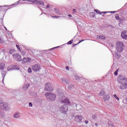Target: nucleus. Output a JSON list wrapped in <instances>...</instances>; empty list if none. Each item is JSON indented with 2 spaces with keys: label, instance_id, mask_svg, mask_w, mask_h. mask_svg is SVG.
<instances>
[{
  "label": "nucleus",
  "instance_id": "obj_1",
  "mask_svg": "<svg viewBox=\"0 0 127 127\" xmlns=\"http://www.w3.org/2000/svg\"><path fill=\"white\" fill-rule=\"evenodd\" d=\"M60 100L62 104H66V105H71V102L68 98H65L64 95H60Z\"/></svg>",
  "mask_w": 127,
  "mask_h": 127
},
{
  "label": "nucleus",
  "instance_id": "obj_2",
  "mask_svg": "<svg viewBox=\"0 0 127 127\" xmlns=\"http://www.w3.org/2000/svg\"><path fill=\"white\" fill-rule=\"evenodd\" d=\"M118 82L121 86H124V84L127 83V79L123 75H119Z\"/></svg>",
  "mask_w": 127,
  "mask_h": 127
},
{
  "label": "nucleus",
  "instance_id": "obj_3",
  "mask_svg": "<svg viewBox=\"0 0 127 127\" xmlns=\"http://www.w3.org/2000/svg\"><path fill=\"white\" fill-rule=\"evenodd\" d=\"M124 44L122 42H118L116 44V50L117 52H123V50H124Z\"/></svg>",
  "mask_w": 127,
  "mask_h": 127
},
{
  "label": "nucleus",
  "instance_id": "obj_4",
  "mask_svg": "<svg viewBox=\"0 0 127 127\" xmlns=\"http://www.w3.org/2000/svg\"><path fill=\"white\" fill-rule=\"evenodd\" d=\"M45 95L47 99H49L51 101H55V99H56V95L51 92H47L45 93Z\"/></svg>",
  "mask_w": 127,
  "mask_h": 127
},
{
  "label": "nucleus",
  "instance_id": "obj_5",
  "mask_svg": "<svg viewBox=\"0 0 127 127\" xmlns=\"http://www.w3.org/2000/svg\"><path fill=\"white\" fill-rule=\"evenodd\" d=\"M45 91H48V92H51L53 91V86L50 82L46 83L45 86Z\"/></svg>",
  "mask_w": 127,
  "mask_h": 127
},
{
  "label": "nucleus",
  "instance_id": "obj_6",
  "mask_svg": "<svg viewBox=\"0 0 127 127\" xmlns=\"http://www.w3.org/2000/svg\"><path fill=\"white\" fill-rule=\"evenodd\" d=\"M32 69L34 72H38L41 69V66L39 64H35L32 66Z\"/></svg>",
  "mask_w": 127,
  "mask_h": 127
},
{
  "label": "nucleus",
  "instance_id": "obj_7",
  "mask_svg": "<svg viewBox=\"0 0 127 127\" xmlns=\"http://www.w3.org/2000/svg\"><path fill=\"white\" fill-rule=\"evenodd\" d=\"M13 58L15 60L19 61V62H21L22 60V59H21V56L18 53L13 55Z\"/></svg>",
  "mask_w": 127,
  "mask_h": 127
},
{
  "label": "nucleus",
  "instance_id": "obj_8",
  "mask_svg": "<svg viewBox=\"0 0 127 127\" xmlns=\"http://www.w3.org/2000/svg\"><path fill=\"white\" fill-rule=\"evenodd\" d=\"M83 121V116L82 115H76L74 117V121L76 123H81Z\"/></svg>",
  "mask_w": 127,
  "mask_h": 127
},
{
  "label": "nucleus",
  "instance_id": "obj_9",
  "mask_svg": "<svg viewBox=\"0 0 127 127\" xmlns=\"http://www.w3.org/2000/svg\"><path fill=\"white\" fill-rule=\"evenodd\" d=\"M60 111L63 114H66V113H67V112L68 111V107L66 106V105H63L61 106L60 108Z\"/></svg>",
  "mask_w": 127,
  "mask_h": 127
},
{
  "label": "nucleus",
  "instance_id": "obj_10",
  "mask_svg": "<svg viewBox=\"0 0 127 127\" xmlns=\"http://www.w3.org/2000/svg\"><path fill=\"white\" fill-rule=\"evenodd\" d=\"M30 62H31V59L28 57L23 58L22 62L23 64H26V63H30Z\"/></svg>",
  "mask_w": 127,
  "mask_h": 127
},
{
  "label": "nucleus",
  "instance_id": "obj_11",
  "mask_svg": "<svg viewBox=\"0 0 127 127\" xmlns=\"http://www.w3.org/2000/svg\"><path fill=\"white\" fill-rule=\"evenodd\" d=\"M32 2L37 3V4H41V5H44V2L41 1H38L37 0H33Z\"/></svg>",
  "mask_w": 127,
  "mask_h": 127
},
{
  "label": "nucleus",
  "instance_id": "obj_12",
  "mask_svg": "<svg viewBox=\"0 0 127 127\" xmlns=\"http://www.w3.org/2000/svg\"><path fill=\"white\" fill-rule=\"evenodd\" d=\"M127 33V31H124L121 33V37H123L124 39L127 40V35H126Z\"/></svg>",
  "mask_w": 127,
  "mask_h": 127
},
{
  "label": "nucleus",
  "instance_id": "obj_13",
  "mask_svg": "<svg viewBox=\"0 0 127 127\" xmlns=\"http://www.w3.org/2000/svg\"><path fill=\"white\" fill-rule=\"evenodd\" d=\"M121 90H125V89H127V83H125L124 85H120L119 87Z\"/></svg>",
  "mask_w": 127,
  "mask_h": 127
},
{
  "label": "nucleus",
  "instance_id": "obj_14",
  "mask_svg": "<svg viewBox=\"0 0 127 127\" xmlns=\"http://www.w3.org/2000/svg\"><path fill=\"white\" fill-rule=\"evenodd\" d=\"M97 38H98V39H103L104 40L106 39V37H105V35H102L97 36Z\"/></svg>",
  "mask_w": 127,
  "mask_h": 127
},
{
  "label": "nucleus",
  "instance_id": "obj_15",
  "mask_svg": "<svg viewBox=\"0 0 127 127\" xmlns=\"http://www.w3.org/2000/svg\"><path fill=\"white\" fill-rule=\"evenodd\" d=\"M103 99L104 101H108L110 99V96L109 95H105L103 96Z\"/></svg>",
  "mask_w": 127,
  "mask_h": 127
},
{
  "label": "nucleus",
  "instance_id": "obj_16",
  "mask_svg": "<svg viewBox=\"0 0 127 127\" xmlns=\"http://www.w3.org/2000/svg\"><path fill=\"white\" fill-rule=\"evenodd\" d=\"M106 94V92L105 91V90H101L100 91L99 95V96H105Z\"/></svg>",
  "mask_w": 127,
  "mask_h": 127
},
{
  "label": "nucleus",
  "instance_id": "obj_17",
  "mask_svg": "<svg viewBox=\"0 0 127 127\" xmlns=\"http://www.w3.org/2000/svg\"><path fill=\"white\" fill-rule=\"evenodd\" d=\"M3 110H4V111H7V109H8L7 108V107H8V106H7V104L5 103L4 104H3Z\"/></svg>",
  "mask_w": 127,
  "mask_h": 127
},
{
  "label": "nucleus",
  "instance_id": "obj_18",
  "mask_svg": "<svg viewBox=\"0 0 127 127\" xmlns=\"http://www.w3.org/2000/svg\"><path fill=\"white\" fill-rule=\"evenodd\" d=\"M67 89H68V90H73V89H74V85L72 84H69L67 86Z\"/></svg>",
  "mask_w": 127,
  "mask_h": 127
},
{
  "label": "nucleus",
  "instance_id": "obj_19",
  "mask_svg": "<svg viewBox=\"0 0 127 127\" xmlns=\"http://www.w3.org/2000/svg\"><path fill=\"white\" fill-rule=\"evenodd\" d=\"M94 11H95V12H96L97 13H99V14H102V13H107V12H101L99 10L97 9H95Z\"/></svg>",
  "mask_w": 127,
  "mask_h": 127
},
{
  "label": "nucleus",
  "instance_id": "obj_20",
  "mask_svg": "<svg viewBox=\"0 0 127 127\" xmlns=\"http://www.w3.org/2000/svg\"><path fill=\"white\" fill-rule=\"evenodd\" d=\"M14 118L15 119H18V118H19V114L18 113H15L14 115Z\"/></svg>",
  "mask_w": 127,
  "mask_h": 127
},
{
  "label": "nucleus",
  "instance_id": "obj_21",
  "mask_svg": "<svg viewBox=\"0 0 127 127\" xmlns=\"http://www.w3.org/2000/svg\"><path fill=\"white\" fill-rule=\"evenodd\" d=\"M113 96L117 101H120V98L117 96V94H114Z\"/></svg>",
  "mask_w": 127,
  "mask_h": 127
},
{
  "label": "nucleus",
  "instance_id": "obj_22",
  "mask_svg": "<svg viewBox=\"0 0 127 127\" xmlns=\"http://www.w3.org/2000/svg\"><path fill=\"white\" fill-rule=\"evenodd\" d=\"M72 43H73V41L72 40H70V41H69V42H68L67 43V44L68 45H71V44H72Z\"/></svg>",
  "mask_w": 127,
  "mask_h": 127
},
{
  "label": "nucleus",
  "instance_id": "obj_23",
  "mask_svg": "<svg viewBox=\"0 0 127 127\" xmlns=\"http://www.w3.org/2000/svg\"><path fill=\"white\" fill-rule=\"evenodd\" d=\"M16 47L17 48L18 50H19V51L21 52V49H20V47H19V46H18V45H16Z\"/></svg>",
  "mask_w": 127,
  "mask_h": 127
},
{
  "label": "nucleus",
  "instance_id": "obj_24",
  "mask_svg": "<svg viewBox=\"0 0 127 127\" xmlns=\"http://www.w3.org/2000/svg\"><path fill=\"white\" fill-rule=\"evenodd\" d=\"M119 69L118 68L117 69L116 71H115L114 75H115V76H117L118 75V72H119Z\"/></svg>",
  "mask_w": 127,
  "mask_h": 127
},
{
  "label": "nucleus",
  "instance_id": "obj_25",
  "mask_svg": "<svg viewBox=\"0 0 127 127\" xmlns=\"http://www.w3.org/2000/svg\"><path fill=\"white\" fill-rule=\"evenodd\" d=\"M115 17H116V19L117 20H120V16H119V15L116 14V16H115Z\"/></svg>",
  "mask_w": 127,
  "mask_h": 127
},
{
  "label": "nucleus",
  "instance_id": "obj_26",
  "mask_svg": "<svg viewBox=\"0 0 127 127\" xmlns=\"http://www.w3.org/2000/svg\"><path fill=\"white\" fill-rule=\"evenodd\" d=\"M3 65V64H0V70L3 69V67L2 66Z\"/></svg>",
  "mask_w": 127,
  "mask_h": 127
},
{
  "label": "nucleus",
  "instance_id": "obj_27",
  "mask_svg": "<svg viewBox=\"0 0 127 127\" xmlns=\"http://www.w3.org/2000/svg\"><path fill=\"white\" fill-rule=\"evenodd\" d=\"M28 73H31L32 72V70L31 69V68L29 67L28 68Z\"/></svg>",
  "mask_w": 127,
  "mask_h": 127
},
{
  "label": "nucleus",
  "instance_id": "obj_28",
  "mask_svg": "<svg viewBox=\"0 0 127 127\" xmlns=\"http://www.w3.org/2000/svg\"><path fill=\"white\" fill-rule=\"evenodd\" d=\"M83 41H85V40H81L79 41L78 43H77V44H80V43H81V42H83Z\"/></svg>",
  "mask_w": 127,
  "mask_h": 127
},
{
  "label": "nucleus",
  "instance_id": "obj_29",
  "mask_svg": "<svg viewBox=\"0 0 127 127\" xmlns=\"http://www.w3.org/2000/svg\"><path fill=\"white\" fill-rule=\"evenodd\" d=\"M109 127H115V126H114V125H113V124H110L109 125Z\"/></svg>",
  "mask_w": 127,
  "mask_h": 127
},
{
  "label": "nucleus",
  "instance_id": "obj_30",
  "mask_svg": "<svg viewBox=\"0 0 127 127\" xmlns=\"http://www.w3.org/2000/svg\"><path fill=\"white\" fill-rule=\"evenodd\" d=\"M76 45H78V44H73L71 46H72V47H75V46H76Z\"/></svg>",
  "mask_w": 127,
  "mask_h": 127
},
{
  "label": "nucleus",
  "instance_id": "obj_31",
  "mask_svg": "<svg viewBox=\"0 0 127 127\" xmlns=\"http://www.w3.org/2000/svg\"><path fill=\"white\" fill-rule=\"evenodd\" d=\"M29 107H32V103L31 102L29 103Z\"/></svg>",
  "mask_w": 127,
  "mask_h": 127
},
{
  "label": "nucleus",
  "instance_id": "obj_32",
  "mask_svg": "<svg viewBox=\"0 0 127 127\" xmlns=\"http://www.w3.org/2000/svg\"><path fill=\"white\" fill-rule=\"evenodd\" d=\"M62 82H63V83H65V79H64V78H62Z\"/></svg>",
  "mask_w": 127,
  "mask_h": 127
},
{
  "label": "nucleus",
  "instance_id": "obj_33",
  "mask_svg": "<svg viewBox=\"0 0 127 127\" xmlns=\"http://www.w3.org/2000/svg\"><path fill=\"white\" fill-rule=\"evenodd\" d=\"M11 52H13V50H10L9 53H10V54H12V53H11Z\"/></svg>",
  "mask_w": 127,
  "mask_h": 127
},
{
  "label": "nucleus",
  "instance_id": "obj_34",
  "mask_svg": "<svg viewBox=\"0 0 127 127\" xmlns=\"http://www.w3.org/2000/svg\"><path fill=\"white\" fill-rule=\"evenodd\" d=\"M25 54H26L25 52H23L22 53V55H23V56L25 55Z\"/></svg>",
  "mask_w": 127,
  "mask_h": 127
},
{
  "label": "nucleus",
  "instance_id": "obj_35",
  "mask_svg": "<svg viewBox=\"0 0 127 127\" xmlns=\"http://www.w3.org/2000/svg\"><path fill=\"white\" fill-rule=\"evenodd\" d=\"M92 119H96V115H93Z\"/></svg>",
  "mask_w": 127,
  "mask_h": 127
},
{
  "label": "nucleus",
  "instance_id": "obj_36",
  "mask_svg": "<svg viewBox=\"0 0 127 127\" xmlns=\"http://www.w3.org/2000/svg\"><path fill=\"white\" fill-rule=\"evenodd\" d=\"M47 8H50V6L49 5V4H48L46 6Z\"/></svg>",
  "mask_w": 127,
  "mask_h": 127
},
{
  "label": "nucleus",
  "instance_id": "obj_37",
  "mask_svg": "<svg viewBox=\"0 0 127 127\" xmlns=\"http://www.w3.org/2000/svg\"><path fill=\"white\" fill-rule=\"evenodd\" d=\"M65 69L67 70H69V67H68V66H65Z\"/></svg>",
  "mask_w": 127,
  "mask_h": 127
},
{
  "label": "nucleus",
  "instance_id": "obj_38",
  "mask_svg": "<svg viewBox=\"0 0 127 127\" xmlns=\"http://www.w3.org/2000/svg\"><path fill=\"white\" fill-rule=\"evenodd\" d=\"M84 123H85V124H88V123H89V122H88V121H85V122H84Z\"/></svg>",
  "mask_w": 127,
  "mask_h": 127
},
{
  "label": "nucleus",
  "instance_id": "obj_39",
  "mask_svg": "<svg viewBox=\"0 0 127 127\" xmlns=\"http://www.w3.org/2000/svg\"><path fill=\"white\" fill-rule=\"evenodd\" d=\"M68 16H69V17H72V15L69 14L68 15Z\"/></svg>",
  "mask_w": 127,
  "mask_h": 127
},
{
  "label": "nucleus",
  "instance_id": "obj_40",
  "mask_svg": "<svg viewBox=\"0 0 127 127\" xmlns=\"http://www.w3.org/2000/svg\"><path fill=\"white\" fill-rule=\"evenodd\" d=\"M110 12H111V13H115V12H116V11H111Z\"/></svg>",
  "mask_w": 127,
  "mask_h": 127
},
{
  "label": "nucleus",
  "instance_id": "obj_41",
  "mask_svg": "<svg viewBox=\"0 0 127 127\" xmlns=\"http://www.w3.org/2000/svg\"><path fill=\"white\" fill-rule=\"evenodd\" d=\"M0 42H2V39H1V38H0Z\"/></svg>",
  "mask_w": 127,
  "mask_h": 127
},
{
  "label": "nucleus",
  "instance_id": "obj_42",
  "mask_svg": "<svg viewBox=\"0 0 127 127\" xmlns=\"http://www.w3.org/2000/svg\"><path fill=\"white\" fill-rule=\"evenodd\" d=\"M73 11H74V12H76V9H73Z\"/></svg>",
  "mask_w": 127,
  "mask_h": 127
},
{
  "label": "nucleus",
  "instance_id": "obj_43",
  "mask_svg": "<svg viewBox=\"0 0 127 127\" xmlns=\"http://www.w3.org/2000/svg\"><path fill=\"white\" fill-rule=\"evenodd\" d=\"M93 14V16L94 17L95 16V14L94 13H92Z\"/></svg>",
  "mask_w": 127,
  "mask_h": 127
},
{
  "label": "nucleus",
  "instance_id": "obj_44",
  "mask_svg": "<svg viewBox=\"0 0 127 127\" xmlns=\"http://www.w3.org/2000/svg\"><path fill=\"white\" fill-rule=\"evenodd\" d=\"M95 125L96 127H98V124L97 123H96Z\"/></svg>",
  "mask_w": 127,
  "mask_h": 127
},
{
  "label": "nucleus",
  "instance_id": "obj_45",
  "mask_svg": "<svg viewBox=\"0 0 127 127\" xmlns=\"http://www.w3.org/2000/svg\"><path fill=\"white\" fill-rule=\"evenodd\" d=\"M52 17H56V16H52Z\"/></svg>",
  "mask_w": 127,
  "mask_h": 127
},
{
  "label": "nucleus",
  "instance_id": "obj_46",
  "mask_svg": "<svg viewBox=\"0 0 127 127\" xmlns=\"http://www.w3.org/2000/svg\"><path fill=\"white\" fill-rule=\"evenodd\" d=\"M5 29H6V28L5 27Z\"/></svg>",
  "mask_w": 127,
  "mask_h": 127
},
{
  "label": "nucleus",
  "instance_id": "obj_47",
  "mask_svg": "<svg viewBox=\"0 0 127 127\" xmlns=\"http://www.w3.org/2000/svg\"><path fill=\"white\" fill-rule=\"evenodd\" d=\"M52 49H53H53H51V50H52Z\"/></svg>",
  "mask_w": 127,
  "mask_h": 127
}]
</instances>
